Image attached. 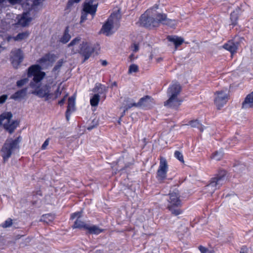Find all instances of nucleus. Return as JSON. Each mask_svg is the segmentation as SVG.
<instances>
[{
    "label": "nucleus",
    "instance_id": "obj_1",
    "mask_svg": "<svg viewBox=\"0 0 253 253\" xmlns=\"http://www.w3.org/2000/svg\"><path fill=\"white\" fill-rule=\"evenodd\" d=\"M41 69L39 65H32L28 69L27 76L28 78L33 77V80L30 83V87L35 89L32 93L47 101L52 97L53 93L50 92L51 87L49 84L40 86L41 81L45 76V73L41 71Z\"/></svg>",
    "mask_w": 253,
    "mask_h": 253
},
{
    "label": "nucleus",
    "instance_id": "obj_2",
    "mask_svg": "<svg viewBox=\"0 0 253 253\" xmlns=\"http://www.w3.org/2000/svg\"><path fill=\"white\" fill-rule=\"evenodd\" d=\"M181 91V86L177 83L172 84L168 88L167 94L169 99L165 102L164 105L170 108L176 109L181 104L177 95Z\"/></svg>",
    "mask_w": 253,
    "mask_h": 253
},
{
    "label": "nucleus",
    "instance_id": "obj_3",
    "mask_svg": "<svg viewBox=\"0 0 253 253\" xmlns=\"http://www.w3.org/2000/svg\"><path fill=\"white\" fill-rule=\"evenodd\" d=\"M169 198L167 200L169 204L167 208L173 215L177 216L182 213V211L179 208L181 205L180 199V193L177 188L170 191L169 194Z\"/></svg>",
    "mask_w": 253,
    "mask_h": 253
},
{
    "label": "nucleus",
    "instance_id": "obj_4",
    "mask_svg": "<svg viewBox=\"0 0 253 253\" xmlns=\"http://www.w3.org/2000/svg\"><path fill=\"white\" fill-rule=\"evenodd\" d=\"M157 9L158 6H154L152 9H148L143 14L140 18V21L141 25L147 28L158 27L161 23V18L158 17V14L153 13V9Z\"/></svg>",
    "mask_w": 253,
    "mask_h": 253
},
{
    "label": "nucleus",
    "instance_id": "obj_5",
    "mask_svg": "<svg viewBox=\"0 0 253 253\" xmlns=\"http://www.w3.org/2000/svg\"><path fill=\"white\" fill-rule=\"evenodd\" d=\"M79 44V48L77 49L78 52L84 57V62L88 59L94 52V48L86 42L81 41L80 37L73 39L68 44V46H74Z\"/></svg>",
    "mask_w": 253,
    "mask_h": 253
},
{
    "label": "nucleus",
    "instance_id": "obj_6",
    "mask_svg": "<svg viewBox=\"0 0 253 253\" xmlns=\"http://www.w3.org/2000/svg\"><path fill=\"white\" fill-rule=\"evenodd\" d=\"M227 172L224 170H220L215 176L212 178L210 183L206 186V189L212 194L216 189L219 188L227 180Z\"/></svg>",
    "mask_w": 253,
    "mask_h": 253
},
{
    "label": "nucleus",
    "instance_id": "obj_7",
    "mask_svg": "<svg viewBox=\"0 0 253 253\" xmlns=\"http://www.w3.org/2000/svg\"><path fill=\"white\" fill-rule=\"evenodd\" d=\"M19 138L17 137L14 140H7L3 144L0 153L4 163L8 160L12 154L19 148V143L20 141Z\"/></svg>",
    "mask_w": 253,
    "mask_h": 253
},
{
    "label": "nucleus",
    "instance_id": "obj_8",
    "mask_svg": "<svg viewBox=\"0 0 253 253\" xmlns=\"http://www.w3.org/2000/svg\"><path fill=\"white\" fill-rule=\"evenodd\" d=\"M12 114L11 112H5L0 116V125H3L4 128L10 133H12L18 125V122L14 121L11 122Z\"/></svg>",
    "mask_w": 253,
    "mask_h": 253
},
{
    "label": "nucleus",
    "instance_id": "obj_9",
    "mask_svg": "<svg viewBox=\"0 0 253 253\" xmlns=\"http://www.w3.org/2000/svg\"><path fill=\"white\" fill-rule=\"evenodd\" d=\"M118 20L117 15L116 14H111L108 18L107 21L102 26L101 31L102 33L107 36H110L114 33L113 31L115 25H117Z\"/></svg>",
    "mask_w": 253,
    "mask_h": 253
},
{
    "label": "nucleus",
    "instance_id": "obj_10",
    "mask_svg": "<svg viewBox=\"0 0 253 253\" xmlns=\"http://www.w3.org/2000/svg\"><path fill=\"white\" fill-rule=\"evenodd\" d=\"M244 38L240 37H235L232 40L229 41L223 45V48L230 52L232 55L237 52L240 43L244 40Z\"/></svg>",
    "mask_w": 253,
    "mask_h": 253
},
{
    "label": "nucleus",
    "instance_id": "obj_11",
    "mask_svg": "<svg viewBox=\"0 0 253 253\" xmlns=\"http://www.w3.org/2000/svg\"><path fill=\"white\" fill-rule=\"evenodd\" d=\"M168 170V165L167 160L164 158H161L160 165L157 172V178L158 180L162 181L167 177Z\"/></svg>",
    "mask_w": 253,
    "mask_h": 253
},
{
    "label": "nucleus",
    "instance_id": "obj_12",
    "mask_svg": "<svg viewBox=\"0 0 253 253\" xmlns=\"http://www.w3.org/2000/svg\"><path fill=\"white\" fill-rule=\"evenodd\" d=\"M11 63L13 67L17 68L23 60V52L20 49H14L11 51Z\"/></svg>",
    "mask_w": 253,
    "mask_h": 253
},
{
    "label": "nucleus",
    "instance_id": "obj_13",
    "mask_svg": "<svg viewBox=\"0 0 253 253\" xmlns=\"http://www.w3.org/2000/svg\"><path fill=\"white\" fill-rule=\"evenodd\" d=\"M215 95V104L216 105L218 109H220V108L226 103L228 99V95L227 93L222 91H217Z\"/></svg>",
    "mask_w": 253,
    "mask_h": 253
},
{
    "label": "nucleus",
    "instance_id": "obj_14",
    "mask_svg": "<svg viewBox=\"0 0 253 253\" xmlns=\"http://www.w3.org/2000/svg\"><path fill=\"white\" fill-rule=\"evenodd\" d=\"M97 3L94 2V0H86L84 2L83 10L94 16L97 10Z\"/></svg>",
    "mask_w": 253,
    "mask_h": 253
},
{
    "label": "nucleus",
    "instance_id": "obj_15",
    "mask_svg": "<svg viewBox=\"0 0 253 253\" xmlns=\"http://www.w3.org/2000/svg\"><path fill=\"white\" fill-rule=\"evenodd\" d=\"M154 104L153 99L150 96L146 95L140 99L137 102L138 107L143 108H150Z\"/></svg>",
    "mask_w": 253,
    "mask_h": 253
},
{
    "label": "nucleus",
    "instance_id": "obj_16",
    "mask_svg": "<svg viewBox=\"0 0 253 253\" xmlns=\"http://www.w3.org/2000/svg\"><path fill=\"white\" fill-rule=\"evenodd\" d=\"M54 61V55L50 53L45 54L38 61L39 63L43 68H46L49 66H51Z\"/></svg>",
    "mask_w": 253,
    "mask_h": 253
},
{
    "label": "nucleus",
    "instance_id": "obj_17",
    "mask_svg": "<svg viewBox=\"0 0 253 253\" xmlns=\"http://www.w3.org/2000/svg\"><path fill=\"white\" fill-rule=\"evenodd\" d=\"M158 17L161 18V23L167 25L171 28H174L177 25V21L175 20L168 19L165 14L159 13Z\"/></svg>",
    "mask_w": 253,
    "mask_h": 253
},
{
    "label": "nucleus",
    "instance_id": "obj_18",
    "mask_svg": "<svg viewBox=\"0 0 253 253\" xmlns=\"http://www.w3.org/2000/svg\"><path fill=\"white\" fill-rule=\"evenodd\" d=\"M75 98L72 96L68 99L67 109L66 112V118L67 121L69 120L71 114L75 110Z\"/></svg>",
    "mask_w": 253,
    "mask_h": 253
},
{
    "label": "nucleus",
    "instance_id": "obj_19",
    "mask_svg": "<svg viewBox=\"0 0 253 253\" xmlns=\"http://www.w3.org/2000/svg\"><path fill=\"white\" fill-rule=\"evenodd\" d=\"M253 107V92L248 94L242 103V108L248 109Z\"/></svg>",
    "mask_w": 253,
    "mask_h": 253
},
{
    "label": "nucleus",
    "instance_id": "obj_20",
    "mask_svg": "<svg viewBox=\"0 0 253 253\" xmlns=\"http://www.w3.org/2000/svg\"><path fill=\"white\" fill-rule=\"evenodd\" d=\"M86 227L87 232L90 234L98 235L104 231V229L100 228L99 226L91 224L90 223Z\"/></svg>",
    "mask_w": 253,
    "mask_h": 253
},
{
    "label": "nucleus",
    "instance_id": "obj_21",
    "mask_svg": "<svg viewBox=\"0 0 253 253\" xmlns=\"http://www.w3.org/2000/svg\"><path fill=\"white\" fill-rule=\"evenodd\" d=\"M27 92V88H23L15 92L11 96L10 98L15 100L23 99L26 96Z\"/></svg>",
    "mask_w": 253,
    "mask_h": 253
},
{
    "label": "nucleus",
    "instance_id": "obj_22",
    "mask_svg": "<svg viewBox=\"0 0 253 253\" xmlns=\"http://www.w3.org/2000/svg\"><path fill=\"white\" fill-rule=\"evenodd\" d=\"M167 39L169 41L172 42L174 43L176 48L184 42V39L183 38L176 36H169Z\"/></svg>",
    "mask_w": 253,
    "mask_h": 253
},
{
    "label": "nucleus",
    "instance_id": "obj_23",
    "mask_svg": "<svg viewBox=\"0 0 253 253\" xmlns=\"http://www.w3.org/2000/svg\"><path fill=\"white\" fill-rule=\"evenodd\" d=\"M89 222H85L82 221L81 219H77L74 222V224L72 226L73 228H80L84 229L86 231L87 228L86 226H88Z\"/></svg>",
    "mask_w": 253,
    "mask_h": 253
},
{
    "label": "nucleus",
    "instance_id": "obj_24",
    "mask_svg": "<svg viewBox=\"0 0 253 253\" xmlns=\"http://www.w3.org/2000/svg\"><path fill=\"white\" fill-rule=\"evenodd\" d=\"M240 12V9L238 8L231 13L230 20L231 25L235 26L237 24V20L238 19V15Z\"/></svg>",
    "mask_w": 253,
    "mask_h": 253
},
{
    "label": "nucleus",
    "instance_id": "obj_25",
    "mask_svg": "<svg viewBox=\"0 0 253 253\" xmlns=\"http://www.w3.org/2000/svg\"><path fill=\"white\" fill-rule=\"evenodd\" d=\"M123 105L126 107V110H128L132 107H138L137 103L134 102L133 99L129 98H127L125 100Z\"/></svg>",
    "mask_w": 253,
    "mask_h": 253
},
{
    "label": "nucleus",
    "instance_id": "obj_26",
    "mask_svg": "<svg viewBox=\"0 0 253 253\" xmlns=\"http://www.w3.org/2000/svg\"><path fill=\"white\" fill-rule=\"evenodd\" d=\"M32 21V18L28 17L27 14L25 13L19 20L18 23L23 27L27 26Z\"/></svg>",
    "mask_w": 253,
    "mask_h": 253
},
{
    "label": "nucleus",
    "instance_id": "obj_27",
    "mask_svg": "<svg viewBox=\"0 0 253 253\" xmlns=\"http://www.w3.org/2000/svg\"><path fill=\"white\" fill-rule=\"evenodd\" d=\"M69 28L66 27V29L64 31V35L61 38L60 41L62 42L63 43H66L70 40L71 39V36L69 34Z\"/></svg>",
    "mask_w": 253,
    "mask_h": 253
},
{
    "label": "nucleus",
    "instance_id": "obj_28",
    "mask_svg": "<svg viewBox=\"0 0 253 253\" xmlns=\"http://www.w3.org/2000/svg\"><path fill=\"white\" fill-rule=\"evenodd\" d=\"M54 219V216L51 214H45L43 215L40 221H43L46 223H49L52 222Z\"/></svg>",
    "mask_w": 253,
    "mask_h": 253
},
{
    "label": "nucleus",
    "instance_id": "obj_29",
    "mask_svg": "<svg viewBox=\"0 0 253 253\" xmlns=\"http://www.w3.org/2000/svg\"><path fill=\"white\" fill-rule=\"evenodd\" d=\"M107 91V89L104 85L99 84H96L95 87L93 89L94 92H98V93L102 94L103 93H106Z\"/></svg>",
    "mask_w": 253,
    "mask_h": 253
},
{
    "label": "nucleus",
    "instance_id": "obj_30",
    "mask_svg": "<svg viewBox=\"0 0 253 253\" xmlns=\"http://www.w3.org/2000/svg\"><path fill=\"white\" fill-rule=\"evenodd\" d=\"M29 36V33L28 32H24L19 33L16 36L14 37V40L15 41H20L23 40L27 39Z\"/></svg>",
    "mask_w": 253,
    "mask_h": 253
},
{
    "label": "nucleus",
    "instance_id": "obj_31",
    "mask_svg": "<svg viewBox=\"0 0 253 253\" xmlns=\"http://www.w3.org/2000/svg\"><path fill=\"white\" fill-rule=\"evenodd\" d=\"M189 125H190L192 127L198 128L201 131H203L204 130V126L197 120L190 121L189 122Z\"/></svg>",
    "mask_w": 253,
    "mask_h": 253
},
{
    "label": "nucleus",
    "instance_id": "obj_32",
    "mask_svg": "<svg viewBox=\"0 0 253 253\" xmlns=\"http://www.w3.org/2000/svg\"><path fill=\"white\" fill-rule=\"evenodd\" d=\"M100 100V96L98 93L95 94L90 100V103L92 106H96L98 104Z\"/></svg>",
    "mask_w": 253,
    "mask_h": 253
},
{
    "label": "nucleus",
    "instance_id": "obj_33",
    "mask_svg": "<svg viewBox=\"0 0 253 253\" xmlns=\"http://www.w3.org/2000/svg\"><path fill=\"white\" fill-rule=\"evenodd\" d=\"M223 156V153L222 151L219 150L215 152L211 157V158L215 161H219L222 158Z\"/></svg>",
    "mask_w": 253,
    "mask_h": 253
},
{
    "label": "nucleus",
    "instance_id": "obj_34",
    "mask_svg": "<svg viewBox=\"0 0 253 253\" xmlns=\"http://www.w3.org/2000/svg\"><path fill=\"white\" fill-rule=\"evenodd\" d=\"M188 228L185 226H181L178 231V236H188Z\"/></svg>",
    "mask_w": 253,
    "mask_h": 253
},
{
    "label": "nucleus",
    "instance_id": "obj_35",
    "mask_svg": "<svg viewBox=\"0 0 253 253\" xmlns=\"http://www.w3.org/2000/svg\"><path fill=\"white\" fill-rule=\"evenodd\" d=\"M235 171L238 173H241L246 170V167L244 165H239L234 167Z\"/></svg>",
    "mask_w": 253,
    "mask_h": 253
},
{
    "label": "nucleus",
    "instance_id": "obj_36",
    "mask_svg": "<svg viewBox=\"0 0 253 253\" xmlns=\"http://www.w3.org/2000/svg\"><path fill=\"white\" fill-rule=\"evenodd\" d=\"M174 157L178 159L180 162L184 163V160L183 156L181 152L179 151H175L174 152Z\"/></svg>",
    "mask_w": 253,
    "mask_h": 253
},
{
    "label": "nucleus",
    "instance_id": "obj_37",
    "mask_svg": "<svg viewBox=\"0 0 253 253\" xmlns=\"http://www.w3.org/2000/svg\"><path fill=\"white\" fill-rule=\"evenodd\" d=\"M12 220L9 218L1 224V226L3 228H7L12 226Z\"/></svg>",
    "mask_w": 253,
    "mask_h": 253
},
{
    "label": "nucleus",
    "instance_id": "obj_38",
    "mask_svg": "<svg viewBox=\"0 0 253 253\" xmlns=\"http://www.w3.org/2000/svg\"><path fill=\"white\" fill-rule=\"evenodd\" d=\"M138 71V67L136 64H131L130 65L128 69V74H132L133 73H136Z\"/></svg>",
    "mask_w": 253,
    "mask_h": 253
},
{
    "label": "nucleus",
    "instance_id": "obj_39",
    "mask_svg": "<svg viewBox=\"0 0 253 253\" xmlns=\"http://www.w3.org/2000/svg\"><path fill=\"white\" fill-rule=\"evenodd\" d=\"M28 82V79L27 78H24L16 82V85L18 87H21Z\"/></svg>",
    "mask_w": 253,
    "mask_h": 253
},
{
    "label": "nucleus",
    "instance_id": "obj_40",
    "mask_svg": "<svg viewBox=\"0 0 253 253\" xmlns=\"http://www.w3.org/2000/svg\"><path fill=\"white\" fill-rule=\"evenodd\" d=\"M240 137L241 136H239L238 134H236V136H235L232 139L230 140V141H229L228 143L232 145H234L237 141L241 140Z\"/></svg>",
    "mask_w": 253,
    "mask_h": 253
},
{
    "label": "nucleus",
    "instance_id": "obj_41",
    "mask_svg": "<svg viewBox=\"0 0 253 253\" xmlns=\"http://www.w3.org/2000/svg\"><path fill=\"white\" fill-rule=\"evenodd\" d=\"M82 211H77V212H74L73 213H72L71 215V219H74L76 218H77V219H80L81 217L82 216Z\"/></svg>",
    "mask_w": 253,
    "mask_h": 253
},
{
    "label": "nucleus",
    "instance_id": "obj_42",
    "mask_svg": "<svg viewBox=\"0 0 253 253\" xmlns=\"http://www.w3.org/2000/svg\"><path fill=\"white\" fill-rule=\"evenodd\" d=\"M199 249L201 253H212L211 251L208 250L207 248L202 246H200L199 247Z\"/></svg>",
    "mask_w": 253,
    "mask_h": 253
},
{
    "label": "nucleus",
    "instance_id": "obj_43",
    "mask_svg": "<svg viewBox=\"0 0 253 253\" xmlns=\"http://www.w3.org/2000/svg\"><path fill=\"white\" fill-rule=\"evenodd\" d=\"M62 63H63V62L62 61H58L56 65L53 68V71H56L59 70V69L62 65Z\"/></svg>",
    "mask_w": 253,
    "mask_h": 253
},
{
    "label": "nucleus",
    "instance_id": "obj_44",
    "mask_svg": "<svg viewBox=\"0 0 253 253\" xmlns=\"http://www.w3.org/2000/svg\"><path fill=\"white\" fill-rule=\"evenodd\" d=\"M61 90H60V86H58L56 90L53 93V96L54 95V98H58L61 94Z\"/></svg>",
    "mask_w": 253,
    "mask_h": 253
},
{
    "label": "nucleus",
    "instance_id": "obj_45",
    "mask_svg": "<svg viewBox=\"0 0 253 253\" xmlns=\"http://www.w3.org/2000/svg\"><path fill=\"white\" fill-rule=\"evenodd\" d=\"M92 123L93 124V125L89 126L87 127V129L91 130V129H92L93 128H94L95 126H96L98 125V121H95V120H93L92 121Z\"/></svg>",
    "mask_w": 253,
    "mask_h": 253
},
{
    "label": "nucleus",
    "instance_id": "obj_46",
    "mask_svg": "<svg viewBox=\"0 0 253 253\" xmlns=\"http://www.w3.org/2000/svg\"><path fill=\"white\" fill-rule=\"evenodd\" d=\"M8 96L6 94H3L0 96V104L4 103L7 99Z\"/></svg>",
    "mask_w": 253,
    "mask_h": 253
},
{
    "label": "nucleus",
    "instance_id": "obj_47",
    "mask_svg": "<svg viewBox=\"0 0 253 253\" xmlns=\"http://www.w3.org/2000/svg\"><path fill=\"white\" fill-rule=\"evenodd\" d=\"M88 13L84 12L83 13L81 18V23L84 22L86 19Z\"/></svg>",
    "mask_w": 253,
    "mask_h": 253
},
{
    "label": "nucleus",
    "instance_id": "obj_48",
    "mask_svg": "<svg viewBox=\"0 0 253 253\" xmlns=\"http://www.w3.org/2000/svg\"><path fill=\"white\" fill-rule=\"evenodd\" d=\"M131 48L132 49L133 51L136 52L139 50L138 44L134 43L132 45Z\"/></svg>",
    "mask_w": 253,
    "mask_h": 253
},
{
    "label": "nucleus",
    "instance_id": "obj_49",
    "mask_svg": "<svg viewBox=\"0 0 253 253\" xmlns=\"http://www.w3.org/2000/svg\"><path fill=\"white\" fill-rule=\"evenodd\" d=\"M49 144V140L47 139H46L44 142V143H43V144L42 145V150H44L45 149V148H46L47 146Z\"/></svg>",
    "mask_w": 253,
    "mask_h": 253
},
{
    "label": "nucleus",
    "instance_id": "obj_50",
    "mask_svg": "<svg viewBox=\"0 0 253 253\" xmlns=\"http://www.w3.org/2000/svg\"><path fill=\"white\" fill-rule=\"evenodd\" d=\"M67 96H68V94H66L64 96V97H63V98H62L61 100H60L58 102V104H59L60 105H62L64 103L65 101L66 98L67 97Z\"/></svg>",
    "mask_w": 253,
    "mask_h": 253
},
{
    "label": "nucleus",
    "instance_id": "obj_51",
    "mask_svg": "<svg viewBox=\"0 0 253 253\" xmlns=\"http://www.w3.org/2000/svg\"><path fill=\"white\" fill-rule=\"evenodd\" d=\"M240 253H248V249L246 247H243L240 251Z\"/></svg>",
    "mask_w": 253,
    "mask_h": 253
},
{
    "label": "nucleus",
    "instance_id": "obj_52",
    "mask_svg": "<svg viewBox=\"0 0 253 253\" xmlns=\"http://www.w3.org/2000/svg\"><path fill=\"white\" fill-rule=\"evenodd\" d=\"M121 109H123V112H122V115L121 116V118H122V117H123L125 115L126 112L127 110H126V107L124 106H122L121 107Z\"/></svg>",
    "mask_w": 253,
    "mask_h": 253
},
{
    "label": "nucleus",
    "instance_id": "obj_53",
    "mask_svg": "<svg viewBox=\"0 0 253 253\" xmlns=\"http://www.w3.org/2000/svg\"><path fill=\"white\" fill-rule=\"evenodd\" d=\"M8 1L11 4H15L20 1V0H8Z\"/></svg>",
    "mask_w": 253,
    "mask_h": 253
},
{
    "label": "nucleus",
    "instance_id": "obj_54",
    "mask_svg": "<svg viewBox=\"0 0 253 253\" xmlns=\"http://www.w3.org/2000/svg\"><path fill=\"white\" fill-rule=\"evenodd\" d=\"M80 0H69L68 2L69 3L71 4L74 2H79Z\"/></svg>",
    "mask_w": 253,
    "mask_h": 253
},
{
    "label": "nucleus",
    "instance_id": "obj_55",
    "mask_svg": "<svg viewBox=\"0 0 253 253\" xmlns=\"http://www.w3.org/2000/svg\"><path fill=\"white\" fill-rule=\"evenodd\" d=\"M101 64L103 66H106L108 64V62L106 60H102L101 61Z\"/></svg>",
    "mask_w": 253,
    "mask_h": 253
},
{
    "label": "nucleus",
    "instance_id": "obj_56",
    "mask_svg": "<svg viewBox=\"0 0 253 253\" xmlns=\"http://www.w3.org/2000/svg\"><path fill=\"white\" fill-rule=\"evenodd\" d=\"M117 85V84L116 82H113L111 84V87L116 86Z\"/></svg>",
    "mask_w": 253,
    "mask_h": 253
},
{
    "label": "nucleus",
    "instance_id": "obj_57",
    "mask_svg": "<svg viewBox=\"0 0 253 253\" xmlns=\"http://www.w3.org/2000/svg\"><path fill=\"white\" fill-rule=\"evenodd\" d=\"M5 0H0V3H2Z\"/></svg>",
    "mask_w": 253,
    "mask_h": 253
},
{
    "label": "nucleus",
    "instance_id": "obj_58",
    "mask_svg": "<svg viewBox=\"0 0 253 253\" xmlns=\"http://www.w3.org/2000/svg\"><path fill=\"white\" fill-rule=\"evenodd\" d=\"M121 121V118L120 117V118L119 119V124H120Z\"/></svg>",
    "mask_w": 253,
    "mask_h": 253
},
{
    "label": "nucleus",
    "instance_id": "obj_59",
    "mask_svg": "<svg viewBox=\"0 0 253 253\" xmlns=\"http://www.w3.org/2000/svg\"><path fill=\"white\" fill-rule=\"evenodd\" d=\"M121 161V159H119V162H118L119 163V162H120Z\"/></svg>",
    "mask_w": 253,
    "mask_h": 253
}]
</instances>
